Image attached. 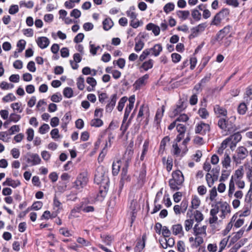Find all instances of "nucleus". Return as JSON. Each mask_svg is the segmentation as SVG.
I'll return each mask as SVG.
<instances>
[{
  "instance_id": "f257e3e1",
  "label": "nucleus",
  "mask_w": 252,
  "mask_h": 252,
  "mask_svg": "<svg viewBox=\"0 0 252 252\" xmlns=\"http://www.w3.org/2000/svg\"><path fill=\"white\" fill-rule=\"evenodd\" d=\"M94 181L96 184L100 185L98 196L104 198L108 190L109 183L108 177L105 176L104 173H97L94 175Z\"/></svg>"
},
{
  "instance_id": "f03ea898",
  "label": "nucleus",
  "mask_w": 252,
  "mask_h": 252,
  "mask_svg": "<svg viewBox=\"0 0 252 252\" xmlns=\"http://www.w3.org/2000/svg\"><path fill=\"white\" fill-rule=\"evenodd\" d=\"M237 155L233 156V159L236 164L240 163L241 160L244 159L248 156V152L244 147H240L237 150Z\"/></svg>"
},
{
  "instance_id": "7ed1b4c3",
  "label": "nucleus",
  "mask_w": 252,
  "mask_h": 252,
  "mask_svg": "<svg viewBox=\"0 0 252 252\" xmlns=\"http://www.w3.org/2000/svg\"><path fill=\"white\" fill-rule=\"evenodd\" d=\"M25 158L26 159V162L32 166L38 164L41 162V158L37 154L27 153L25 156Z\"/></svg>"
},
{
  "instance_id": "20e7f679",
  "label": "nucleus",
  "mask_w": 252,
  "mask_h": 252,
  "mask_svg": "<svg viewBox=\"0 0 252 252\" xmlns=\"http://www.w3.org/2000/svg\"><path fill=\"white\" fill-rule=\"evenodd\" d=\"M231 28L232 27L230 25L224 27L217 33L216 39L217 41L221 40L230 32Z\"/></svg>"
},
{
  "instance_id": "39448f33",
  "label": "nucleus",
  "mask_w": 252,
  "mask_h": 252,
  "mask_svg": "<svg viewBox=\"0 0 252 252\" xmlns=\"http://www.w3.org/2000/svg\"><path fill=\"white\" fill-rule=\"evenodd\" d=\"M110 102L106 105L105 110L106 112L111 113L115 106L118 98L117 94H112L110 97Z\"/></svg>"
},
{
  "instance_id": "423d86ee",
  "label": "nucleus",
  "mask_w": 252,
  "mask_h": 252,
  "mask_svg": "<svg viewBox=\"0 0 252 252\" xmlns=\"http://www.w3.org/2000/svg\"><path fill=\"white\" fill-rule=\"evenodd\" d=\"M172 179L176 181V184L181 185L182 183L184 182V176L180 170H178L175 171H173L172 174Z\"/></svg>"
},
{
  "instance_id": "0eeeda50",
  "label": "nucleus",
  "mask_w": 252,
  "mask_h": 252,
  "mask_svg": "<svg viewBox=\"0 0 252 252\" xmlns=\"http://www.w3.org/2000/svg\"><path fill=\"white\" fill-rule=\"evenodd\" d=\"M128 166V165L127 164H126L125 166L123 168L121 174V179L119 183H122V184L124 185L125 181H130V178L128 175H127Z\"/></svg>"
},
{
  "instance_id": "6e6552de",
  "label": "nucleus",
  "mask_w": 252,
  "mask_h": 252,
  "mask_svg": "<svg viewBox=\"0 0 252 252\" xmlns=\"http://www.w3.org/2000/svg\"><path fill=\"white\" fill-rule=\"evenodd\" d=\"M86 177L80 175L74 182L75 188L77 189L82 188L86 184Z\"/></svg>"
},
{
  "instance_id": "1a4fd4ad",
  "label": "nucleus",
  "mask_w": 252,
  "mask_h": 252,
  "mask_svg": "<svg viewBox=\"0 0 252 252\" xmlns=\"http://www.w3.org/2000/svg\"><path fill=\"white\" fill-rule=\"evenodd\" d=\"M38 46L41 49L46 48L50 43L49 39L44 36L39 37L36 40Z\"/></svg>"
},
{
  "instance_id": "9d476101",
  "label": "nucleus",
  "mask_w": 252,
  "mask_h": 252,
  "mask_svg": "<svg viewBox=\"0 0 252 252\" xmlns=\"http://www.w3.org/2000/svg\"><path fill=\"white\" fill-rule=\"evenodd\" d=\"M146 29L148 31L152 30L155 36L159 35L160 33L159 27L158 26L152 23L148 24L146 25Z\"/></svg>"
},
{
  "instance_id": "9b49d317",
  "label": "nucleus",
  "mask_w": 252,
  "mask_h": 252,
  "mask_svg": "<svg viewBox=\"0 0 252 252\" xmlns=\"http://www.w3.org/2000/svg\"><path fill=\"white\" fill-rule=\"evenodd\" d=\"M146 238V234H144L142 235V241L140 240L136 243V245L135 248V251L140 252L144 249L145 246V241Z\"/></svg>"
},
{
  "instance_id": "f8f14e48",
  "label": "nucleus",
  "mask_w": 252,
  "mask_h": 252,
  "mask_svg": "<svg viewBox=\"0 0 252 252\" xmlns=\"http://www.w3.org/2000/svg\"><path fill=\"white\" fill-rule=\"evenodd\" d=\"M207 228L206 225H203L202 227H199L198 226V224H196L194 226L193 229V234L195 236H198L200 234H206V229Z\"/></svg>"
},
{
  "instance_id": "ddd939ff",
  "label": "nucleus",
  "mask_w": 252,
  "mask_h": 252,
  "mask_svg": "<svg viewBox=\"0 0 252 252\" xmlns=\"http://www.w3.org/2000/svg\"><path fill=\"white\" fill-rule=\"evenodd\" d=\"M244 231V227H243L239 231L236 232L235 235L231 238L229 246L235 243L242 236Z\"/></svg>"
},
{
  "instance_id": "4468645a",
  "label": "nucleus",
  "mask_w": 252,
  "mask_h": 252,
  "mask_svg": "<svg viewBox=\"0 0 252 252\" xmlns=\"http://www.w3.org/2000/svg\"><path fill=\"white\" fill-rule=\"evenodd\" d=\"M164 106L162 105L161 110L158 109L156 112V114L155 117L154 122L156 123L157 125H158L160 124L161 119L163 116V114L164 111Z\"/></svg>"
},
{
  "instance_id": "2eb2a0df",
  "label": "nucleus",
  "mask_w": 252,
  "mask_h": 252,
  "mask_svg": "<svg viewBox=\"0 0 252 252\" xmlns=\"http://www.w3.org/2000/svg\"><path fill=\"white\" fill-rule=\"evenodd\" d=\"M228 138H230L229 139L230 141L232 140V144H234V146L235 147L236 144L241 140L242 136L239 132H237L228 137Z\"/></svg>"
},
{
  "instance_id": "dca6fc26",
  "label": "nucleus",
  "mask_w": 252,
  "mask_h": 252,
  "mask_svg": "<svg viewBox=\"0 0 252 252\" xmlns=\"http://www.w3.org/2000/svg\"><path fill=\"white\" fill-rule=\"evenodd\" d=\"M103 28L105 31H108L113 26V22L111 18H105L102 22Z\"/></svg>"
},
{
  "instance_id": "f3484780",
  "label": "nucleus",
  "mask_w": 252,
  "mask_h": 252,
  "mask_svg": "<svg viewBox=\"0 0 252 252\" xmlns=\"http://www.w3.org/2000/svg\"><path fill=\"white\" fill-rule=\"evenodd\" d=\"M133 154V150L131 149V147H128L125 154V158H126V164H127L128 165L129 162L131 160Z\"/></svg>"
},
{
  "instance_id": "a211bd4d",
  "label": "nucleus",
  "mask_w": 252,
  "mask_h": 252,
  "mask_svg": "<svg viewBox=\"0 0 252 252\" xmlns=\"http://www.w3.org/2000/svg\"><path fill=\"white\" fill-rule=\"evenodd\" d=\"M226 126V131H227L229 134L235 132L237 130L235 125L228 120H227Z\"/></svg>"
},
{
  "instance_id": "6ab92c4d",
  "label": "nucleus",
  "mask_w": 252,
  "mask_h": 252,
  "mask_svg": "<svg viewBox=\"0 0 252 252\" xmlns=\"http://www.w3.org/2000/svg\"><path fill=\"white\" fill-rule=\"evenodd\" d=\"M154 61L152 59H149L148 61L144 62L140 67L144 70L147 71L148 69L152 68L153 66Z\"/></svg>"
},
{
  "instance_id": "aec40b11",
  "label": "nucleus",
  "mask_w": 252,
  "mask_h": 252,
  "mask_svg": "<svg viewBox=\"0 0 252 252\" xmlns=\"http://www.w3.org/2000/svg\"><path fill=\"white\" fill-rule=\"evenodd\" d=\"M149 49L150 50V51H152L153 52V54L154 56H158L161 52L162 50V47L161 44H157L155 45V46L153 48H151V49Z\"/></svg>"
},
{
  "instance_id": "412c9836",
  "label": "nucleus",
  "mask_w": 252,
  "mask_h": 252,
  "mask_svg": "<svg viewBox=\"0 0 252 252\" xmlns=\"http://www.w3.org/2000/svg\"><path fill=\"white\" fill-rule=\"evenodd\" d=\"M173 234L177 235L181 233H183V227L181 224H177L172 225V227Z\"/></svg>"
},
{
  "instance_id": "4be33fe9",
  "label": "nucleus",
  "mask_w": 252,
  "mask_h": 252,
  "mask_svg": "<svg viewBox=\"0 0 252 252\" xmlns=\"http://www.w3.org/2000/svg\"><path fill=\"white\" fill-rule=\"evenodd\" d=\"M220 170V167L219 166L216 167L214 168H213L212 170V172H213L212 177V185H213L215 181H217L218 179L219 174Z\"/></svg>"
},
{
  "instance_id": "5701e85b",
  "label": "nucleus",
  "mask_w": 252,
  "mask_h": 252,
  "mask_svg": "<svg viewBox=\"0 0 252 252\" xmlns=\"http://www.w3.org/2000/svg\"><path fill=\"white\" fill-rule=\"evenodd\" d=\"M120 160H118L117 162H114L112 164V174L114 176L117 175L120 168Z\"/></svg>"
},
{
  "instance_id": "b1692460",
  "label": "nucleus",
  "mask_w": 252,
  "mask_h": 252,
  "mask_svg": "<svg viewBox=\"0 0 252 252\" xmlns=\"http://www.w3.org/2000/svg\"><path fill=\"white\" fill-rule=\"evenodd\" d=\"M230 161L231 159L229 155L225 153L224 154V159L222 161L223 167L225 168H227L230 165Z\"/></svg>"
},
{
  "instance_id": "393cba45",
  "label": "nucleus",
  "mask_w": 252,
  "mask_h": 252,
  "mask_svg": "<svg viewBox=\"0 0 252 252\" xmlns=\"http://www.w3.org/2000/svg\"><path fill=\"white\" fill-rule=\"evenodd\" d=\"M165 247H164L161 244V246L163 249H166L168 247H172L175 244L174 239L172 237L168 238V239L165 238Z\"/></svg>"
},
{
  "instance_id": "a878e982",
  "label": "nucleus",
  "mask_w": 252,
  "mask_h": 252,
  "mask_svg": "<svg viewBox=\"0 0 252 252\" xmlns=\"http://www.w3.org/2000/svg\"><path fill=\"white\" fill-rule=\"evenodd\" d=\"M214 111L216 113L219 114L222 116H226L227 115V111L223 108L220 107L218 105H216L215 106Z\"/></svg>"
},
{
  "instance_id": "bb28decb",
  "label": "nucleus",
  "mask_w": 252,
  "mask_h": 252,
  "mask_svg": "<svg viewBox=\"0 0 252 252\" xmlns=\"http://www.w3.org/2000/svg\"><path fill=\"white\" fill-rule=\"evenodd\" d=\"M63 94L66 98H71L73 96V91L72 88L70 87H66L63 91Z\"/></svg>"
},
{
  "instance_id": "cd10ccee",
  "label": "nucleus",
  "mask_w": 252,
  "mask_h": 252,
  "mask_svg": "<svg viewBox=\"0 0 252 252\" xmlns=\"http://www.w3.org/2000/svg\"><path fill=\"white\" fill-rule=\"evenodd\" d=\"M247 110V107L245 103H241L237 108L238 112L240 115H244L246 113Z\"/></svg>"
},
{
  "instance_id": "c85d7f7f",
  "label": "nucleus",
  "mask_w": 252,
  "mask_h": 252,
  "mask_svg": "<svg viewBox=\"0 0 252 252\" xmlns=\"http://www.w3.org/2000/svg\"><path fill=\"white\" fill-rule=\"evenodd\" d=\"M103 124V121L98 118L93 119L90 123V125L94 127H100L102 126Z\"/></svg>"
},
{
  "instance_id": "c756f323",
  "label": "nucleus",
  "mask_w": 252,
  "mask_h": 252,
  "mask_svg": "<svg viewBox=\"0 0 252 252\" xmlns=\"http://www.w3.org/2000/svg\"><path fill=\"white\" fill-rule=\"evenodd\" d=\"M175 5L172 2H169L166 4L163 7V10L166 13L173 11L174 9Z\"/></svg>"
},
{
  "instance_id": "7c9ffc66",
  "label": "nucleus",
  "mask_w": 252,
  "mask_h": 252,
  "mask_svg": "<svg viewBox=\"0 0 252 252\" xmlns=\"http://www.w3.org/2000/svg\"><path fill=\"white\" fill-rule=\"evenodd\" d=\"M127 100V98L126 96H123L120 100L118 105L117 106V109L119 111H122L123 109V108L125 106V104Z\"/></svg>"
},
{
  "instance_id": "2f4dec72",
  "label": "nucleus",
  "mask_w": 252,
  "mask_h": 252,
  "mask_svg": "<svg viewBox=\"0 0 252 252\" xmlns=\"http://www.w3.org/2000/svg\"><path fill=\"white\" fill-rule=\"evenodd\" d=\"M221 21V16L218 13H217L214 16L213 20L212 21L211 23V25L218 26L220 23Z\"/></svg>"
},
{
  "instance_id": "473e14b6",
  "label": "nucleus",
  "mask_w": 252,
  "mask_h": 252,
  "mask_svg": "<svg viewBox=\"0 0 252 252\" xmlns=\"http://www.w3.org/2000/svg\"><path fill=\"white\" fill-rule=\"evenodd\" d=\"M200 200L198 197L196 196H194L191 200V206L192 209H196L200 205Z\"/></svg>"
},
{
  "instance_id": "72a5a7b5",
  "label": "nucleus",
  "mask_w": 252,
  "mask_h": 252,
  "mask_svg": "<svg viewBox=\"0 0 252 252\" xmlns=\"http://www.w3.org/2000/svg\"><path fill=\"white\" fill-rule=\"evenodd\" d=\"M226 122L227 120L223 118H221L219 120L218 125L220 129L226 131Z\"/></svg>"
},
{
  "instance_id": "f704fd0d",
  "label": "nucleus",
  "mask_w": 252,
  "mask_h": 252,
  "mask_svg": "<svg viewBox=\"0 0 252 252\" xmlns=\"http://www.w3.org/2000/svg\"><path fill=\"white\" fill-rule=\"evenodd\" d=\"M26 42L24 39L19 40L17 43V49L19 53L22 52L25 48Z\"/></svg>"
},
{
  "instance_id": "c9c22d12",
  "label": "nucleus",
  "mask_w": 252,
  "mask_h": 252,
  "mask_svg": "<svg viewBox=\"0 0 252 252\" xmlns=\"http://www.w3.org/2000/svg\"><path fill=\"white\" fill-rule=\"evenodd\" d=\"M169 185L171 189L174 191L179 190L180 189V187L178 186L181 185L176 184V181L171 179L169 181Z\"/></svg>"
},
{
  "instance_id": "e433bc0d",
  "label": "nucleus",
  "mask_w": 252,
  "mask_h": 252,
  "mask_svg": "<svg viewBox=\"0 0 252 252\" xmlns=\"http://www.w3.org/2000/svg\"><path fill=\"white\" fill-rule=\"evenodd\" d=\"M133 107H131L130 105H127L125 109V114L123 118V123H125L129 116V113H130Z\"/></svg>"
},
{
  "instance_id": "4c0bfd02",
  "label": "nucleus",
  "mask_w": 252,
  "mask_h": 252,
  "mask_svg": "<svg viewBox=\"0 0 252 252\" xmlns=\"http://www.w3.org/2000/svg\"><path fill=\"white\" fill-rule=\"evenodd\" d=\"M101 238L102 239L103 242L107 245H110L111 244L112 240L113 239L112 237L110 235H101Z\"/></svg>"
},
{
  "instance_id": "58836bf2",
  "label": "nucleus",
  "mask_w": 252,
  "mask_h": 252,
  "mask_svg": "<svg viewBox=\"0 0 252 252\" xmlns=\"http://www.w3.org/2000/svg\"><path fill=\"white\" fill-rule=\"evenodd\" d=\"M221 203V202L219 201L217 203V204L214 205V204H212V207H214L215 208L212 209L210 211V215L212 216H215L218 213L219 211V207L218 204H220Z\"/></svg>"
},
{
  "instance_id": "ea45409f",
  "label": "nucleus",
  "mask_w": 252,
  "mask_h": 252,
  "mask_svg": "<svg viewBox=\"0 0 252 252\" xmlns=\"http://www.w3.org/2000/svg\"><path fill=\"white\" fill-rule=\"evenodd\" d=\"M198 113L200 117L202 119H206L209 116V113L205 108H200Z\"/></svg>"
},
{
  "instance_id": "a19ab883",
  "label": "nucleus",
  "mask_w": 252,
  "mask_h": 252,
  "mask_svg": "<svg viewBox=\"0 0 252 252\" xmlns=\"http://www.w3.org/2000/svg\"><path fill=\"white\" fill-rule=\"evenodd\" d=\"M194 216L195 220L197 222H201L204 219L203 214L198 210H196L194 212Z\"/></svg>"
},
{
  "instance_id": "79ce46f5",
  "label": "nucleus",
  "mask_w": 252,
  "mask_h": 252,
  "mask_svg": "<svg viewBox=\"0 0 252 252\" xmlns=\"http://www.w3.org/2000/svg\"><path fill=\"white\" fill-rule=\"evenodd\" d=\"M220 204V207L221 208V212L222 214H224L225 212L228 213L230 212V206L226 202H224L223 203L221 202Z\"/></svg>"
},
{
  "instance_id": "37998d69",
  "label": "nucleus",
  "mask_w": 252,
  "mask_h": 252,
  "mask_svg": "<svg viewBox=\"0 0 252 252\" xmlns=\"http://www.w3.org/2000/svg\"><path fill=\"white\" fill-rule=\"evenodd\" d=\"M67 188V183L64 182H59L57 186V189L59 192L63 193L64 192Z\"/></svg>"
},
{
  "instance_id": "c03bdc74",
  "label": "nucleus",
  "mask_w": 252,
  "mask_h": 252,
  "mask_svg": "<svg viewBox=\"0 0 252 252\" xmlns=\"http://www.w3.org/2000/svg\"><path fill=\"white\" fill-rule=\"evenodd\" d=\"M192 18L196 21H199L201 18V14L198 10L193 9L191 12Z\"/></svg>"
},
{
  "instance_id": "a18cd8bd",
  "label": "nucleus",
  "mask_w": 252,
  "mask_h": 252,
  "mask_svg": "<svg viewBox=\"0 0 252 252\" xmlns=\"http://www.w3.org/2000/svg\"><path fill=\"white\" fill-rule=\"evenodd\" d=\"M77 87L80 90H83L85 87L84 85V79L82 76L78 78L77 82Z\"/></svg>"
},
{
  "instance_id": "49530a36",
  "label": "nucleus",
  "mask_w": 252,
  "mask_h": 252,
  "mask_svg": "<svg viewBox=\"0 0 252 252\" xmlns=\"http://www.w3.org/2000/svg\"><path fill=\"white\" fill-rule=\"evenodd\" d=\"M191 33L189 36V39H192L198 36L199 33L200 32L198 29L195 27H193L191 29Z\"/></svg>"
},
{
  "instance_id": "de8ad7c7",
  "label": "nucleus",
  "mask_w": 252,
  "mask_h": 252,
  "mask_svg": "<svg viewBox=\"0 0 252 252\" xmlns=\"http://www.w3.org/2000/svg\"><path fill=\"white\" fill-rule=\"evenodd\" d=\"M21 118L20 115L15 113H11L9 117V122H13L16 123L19 121Z\"/></svg>"
},
{
  "instance_id": "09e8293b",
  "label": "nucleus",
  "mask_w": 252,
  "mask_h": 252,
  "mask_svg": "<svg viewBox=\"0 0 252 252\" xmlns=\"http://www.w3.org/2000/svg\"><path fill=\"white\" fill-rule=\"evenodd\" d=\"M43 203L41 201H35L34 202L32 206L30 207V209L32 210H38L42 207Z\"/></svg>"
},
{
  "instance_id": "8fccbe9b",
  "label": "nucleus",
  "mask_w": 252,
  "mask_h": 252,
  "mask_svg": "<svg viewBox=\"0 0 252 252\" xmlns=\"http://www.w3.org/2000/svg\"><path fill=\"white\" fill-rule=\"evenodd\" d=\"M146 175V165L143 163L142 165L141 170L139 173V178L141 180H143L145 178Z\"/></svg>"
},
{
  "instance_id": "3c124183",
  "label": "nucleus",
  "mask_w": 252,
  "mask_h": 252,
  "mask_svg": "<svg viewBox=\"0 0 252 252\" xmlns=\"http://www.w3.org/2000/svg\"><path fill=\"white\" fill-rule=\"evenodd\" d=\"M194 220L193 219H188L185 220V229L189 231L192 227Z\"/></svg>"
},
{
  "instance_id": "603ef678",
  "label": "nucleus",
  "mask_w": 252,
  "mask_h": 252,
  "mask_svg": "<svg viewBox=\"0 0 252 252\" xmlns=\"http://www.w3.org/2000/svg\"><path fill=\"white\" fill-rule=\"evenodd\" d=\"M62 99V95L60 93H56L52 95L51 100L54 102H59Z\"/></svg>"
},
{
  "instance_id": "864d4df0",
  "label": "nucleus",
  "mask_w": 252,
  "mask_h": 252,
  "mask_svg": "<svg viewBox=\"0 0 252 252\" xmlns=\"http://www.w3.org/2000/svg\"><path fill=\"white\" fill-rule=\"evenodd\" d=\"M145 81L141 77L136 81L134 84V88L136 90L140 89L141 86L144 84Z\"/></svg>"
},
{
  "instance_id": "5fc2aeb1",
  "label": "nucleus",
  "mask_w": 252,
  "mask_h": 252,
  "mask_svg": "<svg viewBox=\"0 0 252 252\" xmlns=\"http://www.w3.org/2000/svg\"><path fill=\"white\" fill-rule=\"evenodd\" d=\"M144 43L142 42L141 39L138 42H136L135 45L134 50L136 52H138L141 51L143 48Z\"/></svg>"
},
{
  "instance_id": "6e6d98bb",
  "label": "nucleus",
  "mask_w": 252,
  "mask_h": 252,
  "mask_svg": "<svg viewBox=\"0 0 252 252\" xmlns=\"http://www.w3.org/2000/svg\"><path fill=\"white\" fill-rule=\"evenodd\" d=\"M85 202L82 201L79 205H77L75 207L71 210V213H75L76 212H80L81 210H82L83 205H84Z\"/></svg>"
},
{
  "instance_id": "4d7b16f0",
  "label": "nucleus",
  "mask_w": 252,
  "mask_h": 252,
  "mask_svg": "<svg viewBox=\"0 0 252 252\" xmlns=\"http://www.w3.org/2000/svg\"><path fill=\"white\" fill-rule=\"evenodd\" d=\"M150 54V50L149 49L144 50L142 54L139 57V61L141 62L143 61L146 57Z\"/></svg>"
},
{
  "instance_id": "13d9d810",
  "label": "nucleus",
  "mask_w": 252,
  "mask_h": 252,
  "mask_svg": "<svg viewBox=\"0 0 252 252\" xmlns=\"http://www.w3.org/2000/svg\"><path fill=\"white\" fill-rule=\"evenodd\" d=\"M27 140L29 141H31L33 140L34 136V130L32 128H29L27 130Z\"/></svg>"
},
{
  "instance_id": "bf43d9fd",
  "label": "nucleus",
  "mask_w": 252,
  "mask_h": 252,
  "mask_svg": "<svg viewBox=\"0 0 252 252\" xmlns=\"http://www.w3.org/2000/svg\"><path fill=\"white\" fill-rule=\"evenodd\" d=\"M84 205H83V207L82 208V211L85 213L92 212L94 210V207L92 206H86L87 203L85 201Z\"/></svg>"
},
{
  "instance_id": "052dcab7",
  "label": "nucleus",
  "mask_w": 252,
  "mask_h": 252,
  "mask_svg": "<svg viewBox=\"0 0 252 252\" xmlns=\"http://www.w3.org/2000/svg\"><path fill=\"white\" fill-rule=\"evenodd\" d=\"M16 99V97L12 93H9L2 98L4 102H8L9 100L13 101Z\"/></svg>"
},
{
  "instance_id": "680f3d73",
  "label": "nucleus",
  "mask_w": 252,
  "mask_h": 252,
  "mask_svg": "<svg viewBox=\"0 0 252 252\" xmlns=\"http://www.w3.org/2000/svg\"><path fill=\"white\" fill-rule=\"evenodd\" d=\"M50 127L48 124H44L39 128V132L41 134H44L49 130Z\"/></svg>"
},
{
  "instance_id": "e2e57ef3",
  "label": "nucleus",
  "mask_w": 252,
  "mask_h": 252,
  "mask_svg": "<svg viewBox=\"0 0 252 252\" xmlns=\"http://www.w3.org/2000/svg\"><path fill=\"white\" fill-rule=\"evenodd\" d=\"M20 129L19 127V126L18 125H14L12 126L9 129L8 132L9 135L14 134L15 132H19Z\"/></svg>"
},
{
  "instance_id": "0e129e2a",
  "label": "nucleus",
  "mask_w": 252,
  "mask_h": 252,
  "mask_svg": "<svg viewBox=\"0 0 252 252\" xmlns=\"http://www.w3.org/2000/svg\"><path fill=\"white\" fill-rule=\"evenodd\" d=\"M195 132L196 134H200L202 135L203 133V127L202 125V122H200V123L198 124L196 126L195 128Z\"/></svg>"
},
{
  "instance_id": "69168bd1",
  "label": "nucleus",
  "mask_w": 252,
  "mask_h": 252,
  "mask_svg": "<svg viewBox=\"0 0 252 252\" xmlns=\"http://www.w3.org/2000/svg\"><path fill=\"white\" fill-rule=\"evenodd\" d=\"M218 193L217 189L215 187H214L210 191V199L212 201L215 199V198L217 196Z\"/></svg>"
},
{
  "instance_id": "338daca9",
  "label": "nucleus",
  "mask_w": 252,
  "mask_h": 252,
  "mask_svg": "<svg viewBox=\"0 0 252 252\" xmlns=\"http://www.w3.org/2000/svg\"><path fill=\"white\" fill-rule=\"evenodd\" d=\"M181 211L182 213H185L188 207V201L186 199H184L181 204V206H180Z\"/></svg>"
},
{
  "instance_id": "774afa93",
  "label": "nucleus",
  "mask_w": 252,
  "mask_h": 252,
  "mask_svg": "<svg viewBox=\"0 0 252 252\" xmlns=\"http://www.w3.org/2000/svg\"><path fill=\"white\" fill-rule=\"evenodd\" d=\"M86 82L88 84H90L92 87V88H94L97 84L95 79L92 77H87Z\"/></svg>"
}]
</instances>
